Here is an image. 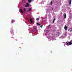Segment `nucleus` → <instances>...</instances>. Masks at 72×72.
Segmentation results:
<instances>
[{"instance_id":"15","label":"nucleus","mask_w":72,"mask_h":72,"mask_svg":"<svg viewBox=\"0 0 72 72\" xmlns=\"http://www.w3.org/2000/svg\"><path fill=\"white\" fill-rule=\"evenodd\" d=\"M31 10V8H30V9H29L28 11H30Z\"/></svg>"},{"instance_id":"19","label":"nucleus","mask_w":72,"mask_h":72,"mask_svg":"<svg viewBox=\"0 0 72 72\" xmlns=\"http://www.w3.org/2000/svg\"><path fill=\"white\" fill-rule=\"evenodd\" d=\"M44 32H45V31H46V30H44Z\"/></svg>"},{"instance_id":"16","label":"nucleus","mask_w":72,"mask_h":72,"mask_svg":"<svg viewBox=\"0 0 72 72\" xmlns=\"http://www.w3.org/2000/svg\"><path fill=\"white\" fill-rule=\"evenodd\" d=\"M36 30V28H34V30Z\"/></svg>"},{"instance_id":"8","label":"nucleus","mask_w":72,"mask_h":72,"mask_svg":"<svg viewBox=\"0 0 72 72\" xmlns=\"http://www.w3.org/2000/svg\"><path fill=\"white\" fill-rule=\"evenodd\" d=\"M37 25H38L39 26H41V25L39 23H37Z\"/></svg>"},{"instance_id":"4","label":"nucleus","mask_w":72,"mask_h":72,"mask_svg":"<svg viewBox=\"0 0 72 72\" xmlns=\"http://www.w3.org/2000/svg\"><path fill=\"white\" fill-rule=\"evenodd\" d=\"M32 1V0H28V2L30 3Z\"/></svg>"},{"instance_id":"21","label":"nucleus","mask_w":72,"mask_h":72,"mask_svg":"<svg viewBox=\"0 0 72 72\" xmlns=\"http://www.w3.org/2000/svg\"><path fill=\"white\" fill-rule=\"evenodd\" d=\"M53 8H52V10H53Z\"/></svg>"},{"instance_id":"11","label":"nucleus","mask_w":72,"mask_h":72,"mask_svg":"<svg viewBox=\"0 0 72 72\" xmlns=\"http://www.w3.org/2000/svg\"><path fill=\"white\" fill-rule=\"evenodd\" d=\"M14 20H12V23H14Z\"/></svg>"},{"instance_id":"5","label":"nucleus","mask_w":72,"mask_h":72,"mask_svg":"<svg viewBox=\"0 0 72 72\" xmlns=\"http://www.w3.org/2000/svg\"><path fill=\"white\" fill-rule=\"evenodd\" d=\"M19 10L20 12H21V13H23V12L22 9L20 10Z\"/></svg>"},{"instance_id":"13","label":"nucleus","mask_w":72,"mask_h":72,"mask_svg":"<svg viewBox=\"0 0 72 72\" xmlns=\"http://www.w3.org/2000/svg\"><path fill=\"white\" fill-rule=\"evenodd\" d=\"M64 16V18H66V14H65Z\"/></svg>"},{"instance_id":"22","label":"nucleus","mask_w":72,"mask_h":72,"mask_svg":"<svg viewBox=\"0 0 72 72\" xmlns=\"http://www.w3.org/2000/svg\"><path fill=\"white\" fill-rule=\"evenodd\" d=\"M27 12H28V11H27Z\"/></svg>"},{"instance_id":"9","label":"nucleus","mask_w":72,"mask_h":72,"mask_svg":"<svg viewBox=\"0 0 72 72\" xmlns=\"http://www.w3.org/2000/svg\"><path fill=\"white\" fill-rule=\"evenodd\" d=\"M25 10H26V8H24V10H23L24 13V12H25Z\"/></svg>"},{"instance_id":"6","label":"nucleus","mask_w":72,"mask_h":72,"mask_svg":"<svg viewBox=\"0 0 72 72\" xmlns=\"http://www.w3.org/2000/svg\"><path fill=\"white\" fill-rule=\"evenodd\" d=\"M69 5H71V0H69Z\"/></svg>"},{"instance_id":"23","label":"nucleus","mask_w":72,"mask_h":72,"mask_svg":"<svg viewBox=\"0 0 72 72\" xmlns=\"http://www.w3.org/2000/svg\"><path fill=\"white\" fill-rule=\"evenodd\" d=\"M33 1H34V0H33Z\"/></svg>"},{"instance_id":"7","label":"nucleus","mask_w":72,"mask_h":72,"mask_svg":"<svg viewBox=\"0 0 72 72\" xmlns=\"http://www.w3.org/2000/svg\"><path fill=\"white\" fill-rule=\"evenodd\" d=\"M30 21L31 22V23H32L33 22V21H32V19H30Z\"/></svg>"},{"instance_id":"1","label":"nucleus","mask_w":72,"mask_h":72,"mask_svg":"<svg viewBox=\"0 0 72 72\" xmlns=\"http://www.w3.org/2000/svg\"><path fill=\"white\" fill-rule=\"evenodd\" d=\"M67 45H70L72 44V40H71L69 43L67 42H66Z\"/></svg>"},{"instance_id":"20","label":"nucleus","mask_w":72,"mask_h":72,"mask_svg":"<svg viewBox=\"0 0 72 72\" xmlns=\"http://www.w3.org/2000/svg\"><path fill=\"white\" fill-rule=\"evenodd\" d=\"M50 25H48V27H50Z\"/></svg>"},{"instance_id":"10","label":"nucleus","mask_w":72,"mask_h":72,"mask_svg":"<svg viewBox=\"0 0 72 72\" xmlns=\"http://www.w3.org/2000/svg\"><path fill=\"white\" fill-rule=\"evenodd\" d=\"M39 18H38L36 19V20H37V21H39Z\"/></svg>"},{"instance_id":"12","label":"nucleus","mask_w":72,"mask_h":72,"mask_svg":"<svg viewBox=\"0 0 72 72\" xmlns=\"http://www.w3.org/2000/svg\"><path fill=\"white\" fill-rule=\"evenodd\" d=\"M55 19H54L53 21V23H54V22H55Z\"/></svg>"},{"instance_id":"18","label":"nucleus","mask_w":72,"mask_h":72,"mask_svg":"<svg viewBox=\"0 0 72 72\" xmlns=\"http://www.w3.org/2000/svg\"><path fill=\"white\" fill-rule=\"evenodd\" d=\"M70 32H72V30H71L70 31Z\"/></svg>"},{"instance_id":"14","label":"nucleus","mask_w":72,"mask_h":72,"mask_svg":"<svg viewBox=\"0 0 72 72\" xmlns=\"http://www.w3.org/2000/svg\"><path fill=\"white\" fill-rule=\"evenodd\" d=\"M50 4L51 5H52V1H51Z\"/></svg>"},{"instance_id":"2","label":"nucleus","mask_w":72,"mask_h":72,"mask_svg":"<svg viewBox=\"0 0 72 72\" xmlns=\"http://www.w3.org/2000/svg\"><path fill=\"white\" fill-rule=\"evenodd\" d=\"M64 28L66 31L67 30V26L66 25L65 26Z\"/></svg>"},{"instance_id":"17","label":"nucleus","mask_w":72,"mask_h":72,"mask_svg":"<svg viewBox=\"0 0 72 72\" xmlns=\"http://www.w3.org/2000/svg\"><path fill=\"white\" fill-rule=\"evenodd\" d=\"M42 26H43V25H42L40 26V27L42 28Z\"/></svg>"},{"instance_id":"24","label":"nucleus","mask_w":72,"mask_h":72,"mask_svg":"<svg viewBox=\"0 0 72 72\" xmlns=\"http://www.w3.org/2000/svg\"><path fill=\"white\" fill-rule=\"evenodd\" d=\"M71 30L72 29V28H71Z\"/></svg>"},{"instance_id":"3","label":"nucleus","mask_w":72,"mask_h":72,"mask_svg":"<svg viewBox=\"0 0 72 72\" xmlns=\"http://www.w3.org/2000/svg\"><path fill=\"white\" fill-rule=\"evenodd\" d=\"M27 6H29V4L28 3H27V5H25V7H27Z\"/></svg>"}]
</instances>
